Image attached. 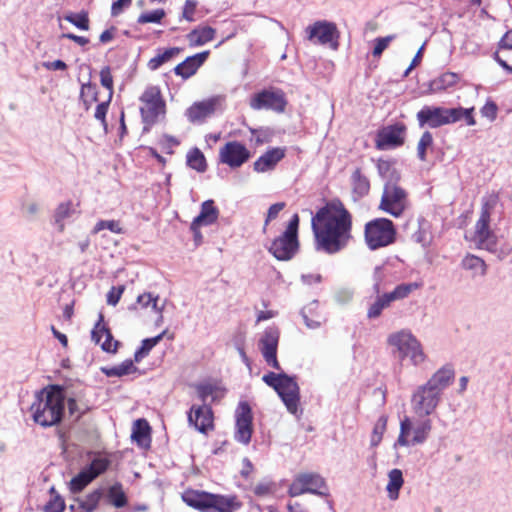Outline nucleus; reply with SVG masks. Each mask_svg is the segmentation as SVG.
Returning a JSON list of instances; mask_svg holds the SVG:
<instances>
[{"label": "nucleus", "mask_w": 512, "mask_h": 512, "mask_svg": "<svg viewBox=\"0 0 512 512\" xmlns=\"http://www.w3.org/2000/svg\"><path fill=\"white\" fill-rule=\"evenodd\" d=\"M318 250L336 254L347 247L352 236L353 216L339 198L319 208L311 219Z\"/></svg>", "instance_id": "f257e3e1"}, {"label": "nucleus", "mask_w": 512, "mask_h": 512, "mask_svg": "<svg viewBox=\"0 0 512 512\" xmlns=\"http://www.w3.org/2000/svg\"><path fill=\"white\" fill-rule=\"evenodd\" d=\"M65 406L63 388L50 385L37 394L30 411L35 423L42 427H51L61 422Z\"/></svg>", "instance_id": "f03ea898"}, {"label": "nucleus", "mask_w": 512, "mask_h": 512, "mask_svg": "<svg viewBox=\"0 0 512 512\" xmlns=\"http://www.w3.org/2000/svg\"><path fill=\"white\" fill-rule=\"evenodd\" d=\"M474 111V107L444 108L426 105L417 112L416 118L420 127L438 128L460 120H464L468 126H474Z\"/></svg>", "instance_id": "7ed1b4c3"}, {"label": "nucleus", "mask_w": 512, "mask_h": 512, "mask_svg": "<svg viewBox=\"0 0 512 512\" xmlns=\"http://www.w3.org/2000/svg\"><path fill=\"white\" fill-rule=\"evenodd\" d=\"M139 102L141 119L146 129L165 118L167 105L160 87L147 86L139 97Z\"/></svg>", "instance_id": "20e7f679"}, {"label": "nucleus", "mask_w": 512, "mask_h": 512, "mask_svg": "<svg viewBox=\"0 0 512 512\" xmlns=\"http://www.w3.org/2000/svg\"><path fill=\"white\" fill-rule=\"evenodd\" d=\"M262 379L277 392L287 410L296 414L300 402V389L295 379L287 374L274 372L265 374Z\"/></svg>", "instance_id": "39448f33"}, {"label": "nucleus", "mask_w": 512, "mask_h": 512, "mask_svg": "<svg viewBox=\"0 0 512 512\" xmlns=\"http://www.w3.org/2000/svg\"><path fill=\"white\" fill-rule=\"evenodd\" d=\"M397 230L387 218H375L364 226V240L371 250H377L395 243Z\"/></svg>", "instance_id": "423d86ee"}, {"label": "nucleus", "mask_w": 512, "mask_h": 512, "mask_svg": "<svg viewBox=\"0 0 512 512\" xmlns=\"http://www.w3.org/2000/svg\"><path fill=\"white\" fill-rule=\"evenodd\" d=\"M400 177L396 181L389 179L383 187V193L379 203V210L395 217H401L409 208L410 202L408 192L398 184Z\"/></svg>", "instance_id": "0eeeda50"}, {"label": "nucleus", "mask_w": 512, "mask_h": 512, "mask_svg": "<svg viewBox=\"0 0 512 512\" xmlns=\"http://www.w3.org/2000/svg\"><path fill=\"white\" fill-rule=\"evenodd\" d=\"M299 216L294 214L285 231L275 238L270 247L269 252L280 261H288L297 253L299 249L298 228Z\"/></svg>", "instance_id": "6e6552de"}, {"label": "nucleus", "mask_w": 512, "mask_h": 512, "mask_svg": "<svg viewBox=\"0 0 512 512\" xmlns=\"http://www.w3.org/2000/svg\"><path fill=\"white\" fill-rule=\"evenodd\" d=\"M387 342L396 349L400 359L409 358L415 366L426 359L421 343L409 331L401 330L392 333L388 336Z\"/></svg>", "instance_id": "1a4fd4ad"}, {"label": "nucleus", "mask_w": 512, "mask_h": 512, "mask_svg": "<svg viewBox=\"0 0 512 512\" xmlns=\"http://www.w3.org/2000/svg\"><path fill=\"white\" fill-rule=\"evenodd\" d=\"M304 32L305 39L313 45L325 46L332 50L339 47V31L333 22L318 20L308 25Z\"/></svg>", "instance_id": "9d476101"}, {"label": "nucleus", "mask_w": 512, "mask_h": 512, "mask_svg": "<svg viewBox=\"0 0 512 512\" xmlns=\"http://www.w3.org/2000/svg\"><path fill=\"white\" fill-rule=\"evenodd\" d=\"M286 106V95L279 88L264 89L254 94L250 99V107L254 110L266 109L282 113Z\"/></svg>", "instance_id": "9b49d317"}, {"label": "nucleus", "mask_w": 512, "mask_h": 512, "mask_svg": "<svg viewBox=\"0 0 512 512\" xmlns=\"http://www.w3.org/2000/svg\"><path fill=\"white\" fill-rule=\"evenodd\" d=\"M407 134V126L403 122H396L384 126L378 130L375 139V147L378 150H388L404 145Z\"/></svg>", "instance_id": "f8f14e48"}, {"label": "nucleus", "mask_w": 512, "mask_h": 512, "mask_svg": "<svg viewBox=\"0 0 512 512\" xmlns=\"http://www.w3.org/2000/svg\"><path fill=\"white\" fill-rule=\"evenodd\" d=\"M253 434V413L247 401L239 402L235 410V434L237 442L248 445Z\"/></svg>", "instance_id": "ddd939ff"}, {"label": "nucleus", "mask_w": 512, "mask_h": 512, "mask_svg": "<svg viewBox=\"0 0 512 512\" xmlns=\"http://www.w3.org/2000/svg\"><path fill=\"white\" fill-rule=\"evenodd\" d=\"M441 394L427 383L418 387L412 396L414 412L419 416L430 415L438 406Z\"/></svg>", "instance_id": "4468645a"}, {"label": "nucleus", "mask_w": 512, "mask_h": 512, "mask_svg": "<svg viewBox=\"0 0 512 512\" xmlns=\"http://www.w3.org/2000/svg\"><path fill=\"white\" fill-rule=\"evenodd\" d=\"M431 429V420L426 419L416 425L413 429V437L410 439L409 436L412 431V422L408 417H405L400 423V434L398 436L397 443L400 446L421 444L426 441Z\"/></svg>", "instance_id": "2eb2a0df"}, {"label": "nucleus", "mask_w": 512, "mask_h": 512, "mask_svg": "<svg viewBox=\"0 0 512 512\" xmlns=\"http://www.w3.org/2000/svg\"><path fill=\"white\" fill-rule=\"evenodd\" d=\"M325 487L324 479L316 473L298 474L288 488V494L296 497L305 493L323 494L321 491Z\"/></svg>", "instance_id": "dca6fc26"}, {"label": "nucleus", "mask_w": 512, "mask_h": 512, "mask_svg": "<svg viewBox=\"0 0 512 512\" xmlns=\"http://www.w3.org/2000/svg\"><path fill=\"white\" fill-rule=\"evenodd\" d=\"M251 158V152L239 141H228L219 150V161L230 168H239Z\"/></svg>", "instance_id": "f3484780"}, {"label": "nucleus", "mask_w": 512, "mask_h": 512, "mask_svg": "<svg viewBox=\"0 0 512 512\" xmlns=\"http://www.w3.org/2000/svg\"><path fill=\"white\" fill-rule=\"evenodd\" d=\"M220 104V98L213 96L201 101H195L185 111V117L192 124H203L212 117Z\"/></svg>", "instance_id": "a211bd4d"}, {"label": "nucleus", "mask_w": 512, "mask_h": 512, "mask_svg": "<svg viewBox=\"0 0 512 512\" xmlns=\"http://www.w3.org/2000/svg\"><path fill=\"white\" fill-rule=\"evenodd\" d=\"M187 418L189 425L202 434L207 435L215 429L214 413L210 405H192Z\"/></svg>", "instance_id": "6ab92c4d"}, {"label": "nucleus", "mask_w": 512, "mask_h": 512, "mask_svg": "<svg viewBox=\"0 0 512 512\" xmlns=\"http://www.w3.org/2000/svg\"><path fill=\"white\" fill-rule=\"evenodd\" d=\"M471 240L478 249H485L489 252H494L497 249L498 238L490 228L489 222L477 220Z\"/></svg>", "instance_id": "aec40b11"}, {"label": "nucleus", "mask_w": 512, "mask_h": 512, "mask_svg": "<svg viewBox=\"0 0 512 512\" xmlns=\"http://www.w3.org/2000/svg\"><path fill=\"white\" fill-rule=\"evenodd\" d=\"M279 341V333L276 330H266L260 339V350L266 363L276 370H280L281 366L277 360V347Z\"/></svg>", "instance_id": "412c9836"}, {"label": "nucleus", "mask_w": 512, "mask_h": 512, "mask_svg": "<svg viewBox=\"0 0 512 512\" xmlns=\"http://www.w3.org/2000/svg\"><path fill=\"white\" fill-rule=\"evenodd\" d=\"M91 338L96 344H100L103 351L108 353L117 351L119 342L113 339L110 329L104 323L102 314H100L99 320L92 329Z\"/></svg>", "instance_id": "4be33fe9"}, {"label": "nucleus", "mask_w": 512, "mask_h": 512, "mask_svg": "<svg viewBox=\"0 0 512 512\" xmlns=\"http://www.w3.org/2000/svg\"><path fill=\"white\" fill-rule=\"evenodd\" d=\"M285 155L286 148L284 147L270 148L253 163V170L257 173L271 171L285 157Z\"/></svg>", "instance_id": "5701e85b"}, {"label": "nucleus", "mask_w": 512, "mask_h": 512, "mask_svg": "<svg viewBox=\"0 0 512 512\" xmlns=\"http://www.w3.org/2000/svg\"><path fill=\"white\" fill-rule=\"evenodd\" d=\"M350 183L354 201L360 200L370 193L371 183L362 168L357 167L353 170L350 176Z\"/></svg>", "instance_id": "b1692460"}, {"label": "nucleus", "mask_w": 512, "mask_h": 512, "mask_svg": "<svg viewBox=\"0 0 512 512\" xmlns=\"http://www.w3.org/2000/svg\"><path fill=\"white\" fill-rule=\"evenodd\" d=\"M242 507L236 495L211 494L209 512H235Z\"/></svg>", "instance_id": "393cba45"}, {"label": "nucleus", "mask_w": 512, "mask_h": 512, "mask_svg": "<svg viewBox=\"0 0 512 512\" xmlns=\"http://www.w3.org/2000/svg\"><path fill=\"white\" fill-rule=\"evenodd\" d=\"M211 494L206 491L187 489L182 494L183 501L200 512H209Z\"/></svg>", "instance_id": "a878e982"}, {"label": "nucleus", "mask_w": 512, "mask_h": 512, "mask_svg": "<svg viewBox=\"0 0 512 512\" xmlns=\"http://www.w3.org/2000/svg\"><path fill=\"white\" fill-rule=\"evenodd\" d=\"M455 377V372L451 364H446L437 370L431 378L427 381V384L437 389V392L442 394V391L450 385Z\"/></svg>", "instance_id": "bb28decb"}, {"label": "nucleus", "mask_w": 512, "mask_h": 512, "mask_svg": "<svg viewBox=\"0 0 512 512\" xmlns=\"http://www.w3.org/2000/svg\"><path fill=\"white\" fill-rule=\"evenodd\" d=\"M219 216V210L214 205L213 200H207L202 203L200 214L192 221L194 228L209 226L215 223Z\"/></svg>", "instance_id": "cd10ccee"}, {"label": "nucleus", "mask_w": 512, "mask_h": 512, "mask_svg": "<svg viewBox=\"0 0 512 512\" xmlns=\"http://www.w3.org/2000/svg\"><path fill=\"white\" fill-rule=\"evenodd\" d=\"M132 440L142 448L151 445V427L146 419H137L133 424Z\"/></svg>", "instance_id": "c85d7f7f"}, {"label": "nucleus", "mask_w": 512, "mask_h": 512, "mask_svg": "<svg viewBox=\"0 0 512 512\" xmlns=\"http://www.w3.org/2000/svg\"><path fill=\"white\" fill-rule=\"evenodd\" d=\"M198 398L205 404L208 397L212 398V401L220 400L225 395V388L220 387L215 383H200L195 386Z\"/></svg>", "instance_id": "c756f323"}, {"label": "nucleus", "mask_w": 512, "mask_h": 512, "mask_svg": "<svg viewBox=\"0 0 512 512\" xmlns=\"http://www.w3.org/2000/svg\"><path fill=\"white\" fill-rule=\"evenodd\" d=\"M499 204L500 197L498 193L492 192L485 195L481 201L480 215L478 220L491 223V217Z\"/></svg>", "instance_id": "7c9ffc66"}, {"label": "nucleus", "mask_w": 512, "mask_h": 512, "mask_svg": "<svg viewBox=\"0 0 512 512\" xmlns=\"http://www.w3.org/2000/svg\"><path fill=\"white\" fill-rule=\"evenodd\" d=\"M461 267L464 270L471 271L473 276H485L488 268L482 258L470 253L466 254L462 259Z\"/></svg>", "instance_id": "2f4dec72"}, {"label": "nucleus", "mask_w": 512, "mask_h": 512, "mask_svg": "<svg viewBox=\"0 0 512 512\" xmlns=\"http://www.w3.org/2000/svg\"><path fill=\"white\" fill-rule=\"evenodd\" d=\"M423 287V282H409L398 284L392 291L386 292L393 302L408 298L411 293Z\"/></svg>", "instance_id": "473e14b6"}, {"label": "nucleus", "mask_w": 512, "mask_h": 512, "mask_svg": "<svg viewBox=\"0 0 512 512\" xmlns=\"http://www.w3.org/2000/svg\"><path fill=\"white\" fill-rule=\"evenodd\" d=\"M215 30L210 26L196 28L188 34V40L191 45H203L214 38Z\"/></svg>", "instance_id": "72a5a7b5"}, {"label": "nucleus", "mask_w": 512, "mask_h": 512, "mask_svg": "<svg viewBox=\"0 0 512 512\" xmlns=\"http://www.w3.org/2000/svg\"><path fill=\"white\" fill-rule=\"evenodd\" d=\"M110 465L111 461L108 457L98 454L84 469L91 475L93 479H96L98 476L105 473Z\"/></svg>", "instance_id": "f704fd0d"}, {"label": "nucleus", "mask_w": 512, "mask_h": 512, "mask_svg": "<svg viewBox=\"0 0 512 512\" xmlns=\"http://www.w3.org/2000/svg\"><path fill=\"white\" fill-rule=\"evenodd\" d=\"M388 477L389 481L386 487L388 496L391 500H396L399 497V490L404 483L402 471L397 468L392 469Z\"/></svg>", "instance_id": "c9c22d12"}, {"label": "nucleus", "mask_w": 512, "mask_h": 512, "mask_svg": "<svg viewBox=\"0 0 512 512\" xmlns=\"http://www.w3.org/2000/svg\"><path fill=\"white\" fill-rule=\"evenodd\" d=\"M137 368L131 359L123 361L121 364L113 367H103L101 371L108 377H122L134 373Z\"/></svg>", "instance_id": "e433bc0d"}, {"label": "nucleus", "mask_w": 512, "mask_h": 512, "mask_svg": "<svg viewBox=\"0 0 512 512\" xmlns=\"http://www.w3.org/2000/svg\"><path fill=\"white\" fill-rule=\"evenodd\" d=\"M104 495L102 488L95 489L88 493L83 500L79 502L80 509L83 512H93L98 508V505Z\"/></svg>", "instance_id": "4c0bfd02"}, {"label": "nucleus", "mask_w": 512, "mask_h": 512, "mask_svg": "<svg viewBox=\"0 0 512 512\" xmlns=\"http://www.w3.org/2000/svg\"><path fill=\"white\" fill-rule=\"evenodd\" d=\"M109 503L117 508L124 507L128 500L121 483L117 482L109 487L107 492Z\"/></svg>", "instance_id": "58836bf2"}, {"label": "nucleus", "mask_w": 512, "mask_h": 512, "mask_svg": "<svg viewBox=\"0 0 512 512\" xmlns=\"http://www.w3.org/2000/svg\"><path fill=\"white\" fill-rule=\"evenodd\" d=\"M187 165L196 170L197 172H205L207 169V162L204 154L199 148L191 149L187 154Z\"/></svg>", "instance_id": "ea45409f"}, {"label": "nucleus", "mask_w": 512, "mask_h": 512, "mask_svg": "<svg viewBox=\"0 0 512 512\" xmlns=\"http://www.w3.org/2000/svg\"><path fill=\"white\" fill-rule=\"evenodd\" d=\"M94 479L83 468L76 476L69 482V489L71 493L77 494L82 492Z\"/></svg>", "instance_id": "a19ab883"}, {"label": "nucleus", "mask_w": 512, "mask_h": 512, "mask_svg": "<svg viewBox=\"0 0 512 512\" xmlns=\"http://www.w3.org/2000/svg\"><path fill=\"white\" fill-rule=\"evenodd\" d=\"M392 304V301L390 300L387 293H383L382 295H379L376 300L370 305L367 311V317L369 319H375L378 318L382 311Z\"/></svg>", "instance_id": "79ce46f5"}, {"label": "nucleus", "mask_w": 512, "mask_h": 512, "mask_svg": "<svg viewBox=\"0 0 512 512\" xmlns=\"http://www.w3.org/2000/svg\"><path fill=\"white\" fill-rule=\"evenodd\" d=\"M462 75L454 72H446L433 81V86L437 90L449 89L461 81Z\"/></svg>", "instance_id": "37998d69"}, {"label": "nucleus", "mask_w": 512, "mask_h": 512, "mask_svg": "<svg viewBox=\"0 0 512 512\" xmlns=\"http://www.w3.org/2000/svg\"><path fill=\"white\" fill-rule=\"evenodd\" d=\"M165 332L163 331L159 335L146 338L142 341L140 348L135 352L134 359L136 362H139L143 357L147 356L149 352L155 347L163 338Z\"/></svg>", "instance_id": "c03bdc74"}, {"label": "nucleus", "mask_w": 512, "mask_h": 512, "mask_svg": "<svg viewBox=\"0 0 512 512\" xmlns=\"http://www.w3.org/2000/svg\"><path fill=\"white\" fill-rule=\"evenodd\" d=\"M80 98L83 101L85 109H90V107L98 101L97 87L90 83L83 84L80 91Z\"/></svg>", "instance_id": "a18cd8bd"}, {"label": "nucleus", "mask_w": 512, "mask_h": 512, "mask_svg": "<svg viewBox=\"0 0 512 512\" xmlns=\"http://www.w3.org/2000/svg\"><path fill=\"white\" fill-rule=\"evenodd\" d=\"M184 52L183 48L172 47L166 49L162 53H158L155 57L151 58L148 64H164L169 61H175L176 56Z\"/></svg>", "instance_id": "49530a36"}, {"label": "nucleus", "mask_w": 512, "mask_h": 512, "mask_svg": "<svg viewBox=\"0 0 512 512\" xmlns=\"http://www.w3.org/2000/svg\"><path fill=\"white\" fill-rule=\"evenodd\" d=\"M433 146V136L431 132L425 131L417 144V157L421 161L427 160V150Z\"/></svg>", "instance_id": "de8ad7c7"}, {"label": "nucleus", "mask_w": 512, "mask_h": 512, "mask_svg": "<svg viewBox=\"0 0 512 512\" xmlns=\"http://www.w3.org/2000/svg\"><path fill=\"white\" fill-rule=\"evenodd\" d=\"M387 427V417L381 416L376 421L373 427V431L371 434V446L376 447L379 445V443L382 441L383 435L386 431Z\"/></svg>", "instance_id": "09e8293b"}, {"label": "nucleus", "mask_w": 512, "mask_h": 512, "mask_svg": "<svg viewBox=\"0 0 512 512\" xmlns=\"http://www.w3.org/2000/svg\"><path fill=\"white\" fill-rule=\"evenodd\" d=\"M73 213V204L71 201L60 203L55 210V221L59 224L60 231L64 230L62 221L68 218Z\"/></svg>", "instance_id": "8fccbe9b"}, {"label": "nucleus", "mask_w": 512, "mask_h": 512, "mask_svg": "<svg viewBox=\"0 0 512 512\" xmlns=\"http://www.w3.org/2000/svg\"><path fill=\"white\" fill-rule=\"evenodd\" d=\"M51 498L45 504L44 511L45 512H63L65 510V501L64 499L55 493V489L52 487L50 489Z\"/></svg>", "instance_id": "3c124183"}, {"label": "nucleus", "mask_w": 512, "mask_h": 512, "mask_svg": "<svg viewBox=\"0 0 512 512\" xmlns=\"http://www.w3.org/2000/svg\"><path fill=\"white\" fill-rule=\"evenodd\" d=\"M65 20L75 25L77 28L81 30H88L89 28V19L87 12H80V13H70L69 15H66Z\"/></svg>", "instance_id": "603ef678"}, {"label": "nucleus", "mask_w": 512, "mask_h": 512, "mask_svg": "<svg viewBox=\"0 0 512 512\" xmlns=\"http://www.w3.org/2000/svg\"><path fill=\"white\" fill-rule=\"evenodd\" d=\"M108 229L115 234L123 233V228L120 225V222L117 220H100L96 223L93 229V233L97 234L100 231Z\"/></svg>", "instance_id": "864d4df0"}, {"label": "nucleus", "mask_w": 512, "mask_h": 512, "mask_svg": "<svg viewBox=\"0 0 512 512\" xmlns=\"http://www.w3.org/2000/svg\"><path fill=\"white\" fill-rule=\"evenodd\" d=\"M250 132H251V137L249 140L252 143V145H254L255 147L262 146L263 144L268 143L270 141L271 135L265 129L250 128Z\"/></svg>", "instance_id": "5fc2aeb1"}, {"label": "nucleus", "mask_w": 512, "mask_h": 512, "mask_svg": "<svg viewBox=\"0 0 512 512\" xmlns=\"http://www.w3.org/2000/svg\"><path fill=\"white\" fill-rule=\"evenodd\" d=\"M377 170L381 177L392 179L396 181V177L399 176L396 170L392 167V163L388 160H378Z\"/></svg>", "instance_id": "6e6d98bb"}, {"label": "nucleus", "mask_w": 512, "mask_h": 512, "mask_svg": "<svg viewBox=\"0 0 512 512\" xmlns=\"http://www.w3.org/2000/svg\"><path fill=\"white\" fill-rule=\"evenodd\" d=\"M164 16L165 12L163 9H156L150 12L142 13L138 17L137 22L139 24L160 23Z\"/></svg>", "instance_id": "4d7b16f0"}, {"label": "nucleus", "mask_w": 512, "mask_h": 512, "mask_svg": "<svg viewBox=\"0 0 512 512\" xmlns=\"http://www.w3.org/2000/svg\"><path fill=\"white\" fill-rule=\"evenodd\" d=\"M505 50H512V29L507 31L499 42V50L495 53L498 64H507V62L500 57V53Z\"/></svg>", "instance_id": "13d9d810"}, {"label": "nucleus", "mask_w": 512, "mask_h": 512, "mask_svg": "<svg viewBox=\"0 0 512 512\" xmlns=\"http://www.w3.org/2000/svg\"><path fill=\"white\" fill-rule=\"evenodd\" d=\"M395 39V35H388L386 37H379L374 40V48L372 55L379 57L389 44Z\"/></svg>", "instance_id": "bf43d9fd"}, {"label": "nucleus", "mask_w": 512, "mask_h": 512, "mask_svg": "<svg viewBox=\"0 0 512 512\" xmlns=\"http://www.w3.org/2000/svg\"><path fill=\"white\" fill-rule=\"evenodd\" d=\"M158 296H153L151 293H143L137 297V304L141 308L152 307L154 311H159L157 308Z\"/></svg>", "instance_id": "052dcab7"}, {"label": "nucleus", "mask_w": 512, "mask_h": 512, "mask_svg": "<svg viewBox=\"0 0 512 512\" xmlns=\"http://www.w3.org/2000/svg\"><path fill=\"white\" fill-rule=\"evenodd\" d=\"M100 81L102 86L108 90L109 100H111L113 94V77L109 66H106L101 70Z\"/></svg>", "instance_id": "680f3d73"}, {"label": "nucleus", "mask_w": 512, "mask_h": 512, "mask_svg": "<svg viewBox=\"0 0 512 512\" xmlns=\"http://www.w3.org/2000/svg\"><path fill=\"white\" fill-rule=\"evenodd\" d=\"M209 55V51H203L194 55L181 57L178 64H203Z\"/></svg>", "instance_id": "e2e57ef3"}, {"label": "nucleus", "mask_w": 512, "mask_h": 512, "mask_svg": "<svg viewBox=\"0 0 512 512\" xmlns=\"http://www.w3.org/2000/svg\"><path fill=\"white\" fill-rule=\"evenodd\" d=\"M286 204L284 202H278L273 205H271L268 209L267 216L265 219V223L263 226V231H266L267 225L270 221L276 219L278 217V214L285 208Z\"/></svg>", "instance_id": "0e129e2a"}, {"label": "nucleus", "mask_w": 512, "mask_h": 512, "mask_svg": "<svg viewBox=\"0 0 512 512\" xmlns=\"http://www.w3.org/2000/svg\"><path fill=\"white\" fill-rule=\"evenodd\" d=\"M498 107L494 101H487L481 108L480 113L489 121H494L497 118Z\"/></svg>", "instance_id": "69168bd1"}, {"label": "nucleus", "mask_w": 512, "mask_h": 512, "mask_svg": "<svg viewBox=\"0 0 512 512\" xmlns=\"http://www.w3.org/2000/svg\"><path fill=\"white\" fill-rule=\"evenodd\" d=\"M199 66H174L171 72L175 75L180 76L183 81L187 80L191 76L195 75Z\"/></svg>", "instance_id": "338daca9"}, {"label": "nucleus", "mask_w": 512, "mask_h": 512, "mask_svg": "<svg viewBox=\"0 0 512 512\" xmlns=\"http://www.w3.org/2000/svg\"><path fill=\"white\" fill-rule=\"evenodd\" d=\"M160 143L163 150L168 154H173V148L180 145V141L171 135H163Z\"/></svg>", "instance_id": "774afa93"}]
</instances>
